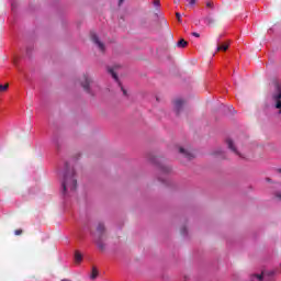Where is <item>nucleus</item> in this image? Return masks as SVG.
<instances>
[{"instance_id":"1","label":"nucleus","mask_w":281,"mask_h":281,"mask_svg":"<svg viewBox=\"0 0 281 281\" xmlns=\"http://www.w3.org/2000/svg\"><path fill=\"white\" fill-rule=\"evenodd\" d=\"M63 194H71L76 192L78 188V180L76 179V171L74 169L69 170V164L66 162V172L64 175V180L61 182Z\"/></svg>"},{"instance_id":"2","label":"nucleus","mask_w":281,"mask_h":281,"mask_svg":"<svg viewBox=\"0 0 281 281\" xmlns=\"http://www.w3.org/2000/svg\"><path fill=\"white\" fill-rule=\"evenodd\" d=\"M274 89L272 100L276 102V109H280L279 113L281 114V85L278 81H274Z\"/></svg>"},{"instance_id":"3","label":"nucleus","mask_w":281,"mask_h":281,"mask_svg":"<svg viewBox=\"0 0 281 281\" xmlns=\"http://www.w3.org/2000/svg\"><path fill=\"white\" fill-rule=\"evenodd\" d=\"M186 105V101L182 99H177L175 101V112L177 115H181V112L183 111V106Z\"/></svg>"},{"instance_id":"4","label":"nucleus","mask_w":281,"mask_h":281,"mask_svg":"<svg viewBox=\"0 0 281 281\" xmlns=\"http://www.w3.org/2000/svg\"><path fill=\"white\" fill-rule=\"evenodd\" d=\"M226 144H227L229 150L235 153V155H238V157H241V159L244 158V156L240 154V151H238V149H236V146L234 145V140H232V138L226 139Z\"/></svg>"},{"instance_id":"5","label":"nucleus","mask_w":281,"mask_h":281,"mask_svg":"<svg viewBox=\"0 0 281 281\" xmlns=\"http://www.w3.org/2000/svg\"><path fill=\"white\" fill-rule=\"evenodd\" d=\"M179 153L180 155H182V157H184V159H187L188 161H192V159H194V155L192 154V151H188L186 150L183 147L179 148Z\"/></svg>"},{"instance_id":"6","label":"nucleus","mask_w":281,"mask_h":281,"mask_svg":"<svg viewBox=\"0 0 281 281\" xmlns=\"http://www.w3.org/2000/svg\"><path fill=\"white\" fill-rule=\"evenodd\" d=\"M106 228L104 227L103 223H99L97 226V234L94 235L95 238H103Z\"/></svg>"},{"instance_id":"7","label":"nucleus","mask_w":281,"mask_h":281,"mask_svg":"<svg viewBox=\"0 0 281 281\" xmlns=\"http://www.w3.org/2000/svg\"><path fill=\"white\" fill-rule=\"evenodd\" d=\"M91 41H92V43L98 45V47L101 52H104V44L102 42H100V38H98V35L95 33L91 34Z\"/></svg>"},{"instance_id":"8","label":"nucleus","mask_w":281,"mask_h":281,"mask_svg":"<svg viewBox=\"0 0 281 281\" xmlns=\"http://www.w3.org/2000/svg\"><path fill=\"white\" fill-rule=\"evenodd\" d=\"M91 85V79L85 75L83 76V81H81V87L83 88L85 91L89 93L90 89L89 86Z\"/></svg>"},{"instance_id":"9","label":"nucleus","mask_w":281,"mask_h":281,"mask_svg":"<svg viewBox=\"0 0 281 281\" xmlns=\"http://www.w3.org/2000/svg\"><path fill=\"white\" fill-rule=\"evenodd\" d=\"M265 276H267V272H262L261 274H252L251 281H262L265 280Z\"/></svg>"},{"instance_id":"10","label":"nucleus","mask_w":281,"mask_h":281,"mask_svg":"<svg viewBox=\"0 0 281 281\" xmlns=\"http://www.w3.org/2000/svg\"><path fill=\"white\" fill-rule=\"evenodd\" d=\"M227 49H229V44H218V42H217V48H216V50L217 52H227Z\"/></svg>"},{"instance_id":"11","label":"nucleus","mask_w":281,"mask_h":281,"mask_svg":"<svg viewBox=\"0 0 281 281\" xmlns=\"http://www.w3.org/2000/svg\"><path fill=\"white\" fill-rule=\"evenodd\" d=\"M95 244L99 247V249H101V251H104V243H102V237H95Z\"/></svg>"},{"instance_id":"12","label":"nucleus","mask_w":281,"mask_h":281,"mask_svg":"<svg viewBox=\"0 0 281 281\" xmlns=\"http://www.w3.org/2000/svg\"><path fill=\"white\" fill-rule=\"evenodd\" d=\"M204 23L209 26H212V25H214L215 21L212 16L207 15L204 18Z\"/></svg>"},{"instance_id":"13","label":"nucleus","mask_w":281,"mask_h":281,"mask_svg":"<svg viewBox=\"0 0 281 281\" xmlns=\"http://www.w3.org/2000/svg\"><path fill=\"white\" fill-rule=\"evenodd\" d=\"M75 261L77 263L82 262V254H80V251H78V250L75 252Z\"/></svg>"},{"instance_id":"14","label":"nucleus","mask_w":281,"mask_h":281,"mask_svg":"<svg viewBox=\"0 0 281 281\" xmlns=\"http://www.w3.org/2000/svg\"><path fill=\"white\" fill-rule=\"evenodd\" d=\"M98 268H95V267H93L92 268V272H91V274H90V279L91 280H95V278H98Z\"/></svg>"},{"instance_id":"15","label":"nucleus","mask_w":281,"mask_h":281,"mask_svg":"<svg viewBox=\"0 0 281 281\" xmlns=\"http://www.w3.org/2000/svg\"><path fill=\"white\" fill-rule=\"evenodd\" d=\"M109 74H111L112 78H114V80L116 82H119V77H117V74H115V70H113V68H109Z\"/></svg>"},{"instance_id":"16","label":"nucleus","mask_w":281,"mask_h":281,"mask_svg":"<svg viewBox=\"0 0 281 281\" xmlns=\"http://www.w3.org/2000/svg\"><path fill=\"white\" fill-rule=\"evenodd\" d=\"M178 47H188V42L186 41V40H180L179 42H178Z\"/></svg>"},{"instance_id":"17","label":"nucleus","mask_w":281,"mask_h":281,"mask_svg":"<svg viewBox=\"0 0 281 281\" xmlns=\"http://www.w3.org/2000/svg\"><path fill=\"white\" fill-rule=\"evenodd\" d=\"M10 85L9 83H5V85H0V91L3 92V91H8Z\"/></svg>"},{"instance_id":"18","label":"nucleus","mask_w":281,"mask_h":281,"mask_svg":"<svg viewBox=\"0 0 281 281\" xmlns=\"http://www.w3.org/2000/svg\"><path fill=\"white\" fill-rule=\"evenodd\" d=\"M170 167H161V172H170Z\"/></svg>"},{"instance_id":"19","label":"nucleus","mask_w":281,"mask_h":281,"mask_svg":"<svg viewBox=\"0 0 281 281\" xmlns=\"http://www.w3.org/2000/svg\"><path fill=\"white\" fill-rule=\"evenodd\" d=\"M14 234L15 236H21V234H23V229H15Z\"/></svg>"},{"instance_id":"20","label":"nucleus","mask_w":281,"mask_h":281,"mask_svg":"<svg viewBox=\"0 0 281 281\" xmlns=\"http://www.w3.org/2000/svg\"><path fill=\"white\" fill-rule=\"evenodd\" d=\"M206 8H214V2L212 1L206 2Z\"/></svg>"},{"instance_id":"21","label":"nucleus","mask_w":281,"mask_h":281,"mask_svg":"<svg viewBox=\"0 0 281 281\" xmlns=\"http://www.w3.org/2000/svg\"><path fill=\"white\" fill-rule=\"evenodd\" d=\"M154 5H156L157 8H159V5H161V2L159 0H154Z\"/></svg>"},{"instance_id":"22","label":"nucleus","mask_w":281,"mask_h":281,"mask_svg":"<svg viewBox=\"0 0 281 281\" xmlns=\"http://www.w3.org/2000/svg\"><path fill=\"white\" fill-rule=\"evenodd\" d=\"M176 18L178 19L179 23H181V13H176Z\"/></svg>"},{"instance_id":"23","label":"nucleus","mask_w":281,"mask_h":281,"mask_svg":"<svg viewBox=\"0 0 281 281\" xmlns=\"http://www.w3.org/2000/svg\"><path fill=\"white\" fill-rule=\"evenodd\" d=\"M192 34V36H195V38H200L201 37V34H199V33H196V32H193V33H191Z\"/></svg>"},{"instance_id":"24","label":"nucleus","mask_w":281,"mask_h":281,"mask_svg":"<svg viewBox=\"0 0 281 281\" xmlns=\"http://www.w3.org/2000/svg\"><path fill=\"white\" fill-rule=\"evenodd\" d=\"M196 4V0H189V5H195Z\"/></svg>"},{"instance_id":"25","label":"nucleus","mask_w":281,"mask_h":281,"mask_svg":"<svg viewBox=\"0 0 281 281\" xmlns=\"http://www.w3.org/2000/svg\"><path fill=\"white\" fill-rule=\"evenodd\" d=\"M121 91L123 92V95H127L126 89H124V87H121Z\"/></svg>"},{"instance_id":"26","label":"nucleus","mask_w":281,"mask_h":281,"mask_svg":"<svg viewBox=\"0 0 281 281\" xmlns=\"http://www.w3.org/2000/svg\"><path fill=\"white\" fill-rule=\"evenodd\" d=\"M181 234H182V235H186V227H183V228L181 229Z\"/></svg>"},{"instance_id":"27","label":"nucleus","mask_w":281,"mask_h":281,"mask_svg":"<svg viewBox=\"0 0 281 281\" xmlns=\"http://www.w3.org/2000/svg\"><path fill=\"white\" fill-rule=\"evenodd\" d=\"M122 3H124V0L119 1V5H122Z\"/></svg>"},{"instance_id":"28","label":"nucleus","mask_w":281,"mask_h":281,"mask_svg":"<svg viewBox=\"0 0 281 281\" xmlns=\"http://www.w3.org/2000/svg\"><path fill=\"white\" fill-rule=\"evenodd\" d=\"M60 281H71V280H69V279H61Z\"/></svg>"},{"instance_id":"29","label":"nucleus","mask_w":281,"mask_h":281,"mask_svg":"<svg viewBox=\"0 0 281 281\" xmlns=\"http://www.w3.org/2000/svg\"><path fill=\"white\" fill-rule=\"evenodd\" d=\"M269 276H273V272H269Z\"/></svg>"},{"instance_id":"30","label":"nucleus","mask_w":281,"mask_h":281,"mask_svg":"<svg viewBox=\"0 0 281 281\" xmlns=\"http://www.w3.org/2000/svg\"><path fill=\"white\" fill-rule=\"evenodd\" d=\"M279 172H281V169H279Z\"/></svg>"}]
</instances>
